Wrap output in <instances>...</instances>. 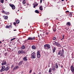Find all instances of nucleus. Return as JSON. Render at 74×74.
<instances>
[{"label":"nucleus","mask_w":74,"mask_h":74,"mask_svg":"<svg viewBox=\"0 0 74 74\" xmlns=\"http://www.w3.org/2000/svg\"><path fill=\"white\" fill-rule=\"evenodd\" d=\"M51 48L50 45L48 44H46L44 45V48L45 49H48Z\"/></svg>","instance_id":"f257e3e1"},{"label":"nucleus","mask_w":74,"mask_h":74,"mask_svg":"<svg viewBox=\"0 0 74 74\" xmlns=\"http://www.w3.org/2000/svg\"><path fill=\"white\" fill-rule=\"evenodd\" d=\"M36 56V53L34 52H33L31 54V58H32V59H35Z\"/></svg>","instance_id":"f03ea898"},{"label":"nucleus","mask_w":74,"mask_h":74,"mask_svg":"<svg viewBox=\"0 0 74 74\" xmlns=\"http://www.w3.org/2000/svg\"><path fill=\"white\" fill-rule=\"evenodd\" d=\"M5 66H3L1 67V69L0 70V72H3V71H5Z\"/></svg>","instance_id":"7ed1b4c3"},{"label":"nucleus","mask_w":74,"mask_h":74,"mask_svg":"<svg viewBox=\"0 0 74 74\" xmlns=\"http://www.w3.org/2000/svg\"><path fill=\"white\" fill-rule=\"evenodd\" d=\"M9 5L11 8L13 10H15V6L13 4H9Z\"/></svg>","instance_id":"20e7f679"},{"label":"nucleus","mask_w":74,"mask_h":74,"mask_svg":"<svg viewBox=\"0 0 74 74\" xmlns=\"http://www.w3.org/2000/svg\"><path fill=\"white\" fill-rule=\"evenodd\" d=\"M64 50L62 49V50L61 52V53L60 57H61V56H62V57H64Z\"/></svg>","instance_id":"39448f33"},{"label":"nucleus","mask_w":74,"mask_h":74,"mask_svg":"<svg viewBox=\"0 0 74 74\" xmlns=\"http://www.w3.org/2000/svg\"><path fill=\"white\" fill-rule=\"evenodd\" d=\"M35 40V37H34L33 38L29 37L28 38V39L26 41H28V40Z\"/></svg>","instance_id":"423d86ee"},{"label":"nucleus","mask_w":74,"mask_h":74,"mask_svg":"<svg viewBox=\"0 0 74 74\" xmlns=\"http://www.w3.org/2000/svg\"><path fill=\"white\" fill-rule=\"evenodd\" d=\"M71 71L73 73H74V68L73 65H71L70 67Z\"/></svg>","instance_id":"0eeeda50"},{"label":"nucleus","mask_w":74,"mask_h":74,"mask_svg":"<svg viewBox=\"0 0 74 74\" xmlns=\"http://www.w3.org/2000/svg\"><path fill=\"white\" fill-rule=\"evenodd\" d=\"M10 67L9 66H8L6 67V68H5V71H8V70L10 69Z\"/></svg>","instance_id":"6e6552de"},{"label":"nucleus","mask_w":74,"mask_h":74,"mask_svg":"<svg viewBox=\"0 0 74 74\" xmlns=\"http://www.w3.org/2000/svg\"><path fill=\"white\" fill-rule=\"evenodd\" d=\"M6 64V62L5 60H3L2 61V62L1 65H2V66H3V65H5Z\"/></svg>","instance_id":"1a4fd4ad"},{"label":"nucleus","mask_w":74,"mask_h":74,"mask_svg":"<svg viewBox=\"0 0 74 74\" xmlns=\"http://www.w3.org/2000/svg\"><path fill=\"white\" fill-rule=\"evenodd\" d=\"M18 69H19V66H16L13 68V71H15V70H16Z\"/></svg>","instance_id":"9d476101"},{"label":"nucleus","mask_w":74,"mask_h":74,"mask_svg":"<svg viewBox=\"0 0 74 74\" xmlns=\"http://www.w3.org/2000/svg\"><path fill=\"white\" fill-rule=\"evenodd\" d=\"M34 8H35L36 7H37L38 5V3H35L34 4Z\"/></svg>","instance_id":"9b49d317"},{"label":"nucleus","mask_w":74,"mask_h":74,"mask_svg":"<svg viewBox=\"0 0 74 74\" xmlns=\"http://www.w3.org/2000/svg\"><path fill=\"white\" fill-rule=\"evenodd\" d=\"M52 70L53 71H55V70H56V69H55V66H54V65L52 67Z\"/></svg>","instance_id":"f8f14e48"},{"label":"nucleus","mask_w":74,"mask_h":74,"mask_svg":"<svg viewBox=\"0 0 74 74\" xmlns=\"http://www.w3.org/2000/svg\"><path fill=\"white\" fill-rule=\"evenodd\" d=\"M23 59L24 61H27V57H26V56L24 57L23 58Z\"/></svg>","instance_id":"ddd939ff"},{"label":"nucleus","mask_w":74,"mask_h":74,"mask_svg":"<svg viewBox=\"0 0 74 74\" xmlns=\"http://www.w3.org/2000/svg\"><path fill=\"white\" fill-rule=\"evenodd\" d=\"M3 17L4 18V19H8V16H5L4 15L3 16Z\"/></svg>","instance_id":"4468645a"},{"label":"nucleus","mask_w":74,"mask_h":74,"mask_svg":"<svg viewBox=\"0 0 74 74\" xmlns=\"http://www.w3.org/2000/svg\"><path fill=\"white\" fill-rule=\"evenodd\" d=\"M25 49V46L23 45L21 47V49Z\"/></svg>","instance_id":"2eb2a0df"},{"label":"nucleus","mask_w":74,"mask_h":74,"mask_svg":"<svg viewBox=\"0 0 74 74\" xmlns=\"http://www.w3.org/2000/svg\"><path fill=\"white\" fill-rule=\"evenodd\" d=\"M62 53V50H60L58 51V55H60Z\"/></svg>","instance_id":"dca6fc26"},{"label":"nucleus","mask_w":74,"mask_h":74,"mask_svg":"<svg viewBox=\"0 0 74 74\" xmlns=\"http://www.w3.org/2000/svg\"><path fill=\"white\" fill-rule=\"evenodd\" d=\"M22 61H21L20 62H19L18 65L19 66H21V65H22Z\"/></svg>","instance_id":"f3484780"},{"label":"nucleus","mask_w":74,"mask_h":74,"mask_svg":"<svg viewBox=\"0 0 74 74\" xmlns=\"http://www.w3.org/2000/svg\"><path fill=\"white\" fill-rule=\"evenodd\" d=\"M26 0H24L23 1L22 3L23 4H26Z\"/></svg>","instance_id":"a211bd4d"},{"label":"nucleus","mask_w":74,"mask_h":74,"mask_svg":"<svg viewBox=\"0 0 74 74\" xmlns=\"http://www.w3.org/2000/svg\"><path fill=\"white\" fill-rule=\"evenodd\" d=\"M39 9L40 10H41V11H42V6H40Z\"/></svg>","instance_id":"6ab92c4d"},{"label":"nucleus","mask_w":74,"mask_h":74,"mask_svg":"<svg viewBox=\"0 0 74 74\" xmlns=\"http://www.w3.org/2000/svg\"><path fill=\"white\" fill-rule=\"evenodd\" d=\"M66 25L67 26H70V25H71V24H70V23L68 22L67 23Z\"/></svg>","instance_id":"aec40b11"},{"label":"nucleus","mask_w":74,"mask_h":74,"mask_svg":"<svg viewBox=\"0 0 74 74\" xmlns=\"http://www.w3.org/2000/svg\"><path fill=\"white\" fill-rule=\"evenodd\" d=\"M56 68L57 69H58V64L57 63H56Z\"/></svg>","instance_id":"412c9836"},{"label":"nucleus","mask_w":74,"mask_h":74,"mask_svg":"<svg viewBox=\"0 0 74 74\" xmlns=\"http://www.w3.org/2000/svg\"><path fill=\"white\" fill-rule=\"evenodd\" d=\"M32 48L33 49H36V47L34 46L33 45L32 46Z\"/></svg>","instance_id":"4be33fe9"},{"label":"nucleus","mask_w":74,"mask_h":74,"mask_svg":"<svg viewBox=\"0 0 74 74\" xmlns=\"http://www.w3.org/2000/svg\"><path fill=\"white\" fill-rule=\"evenodd\" d=\"M55 51H56V47H54V48L53 49V53H54L55 52Z\"/></svg>","instance_id":"5701e85b"},{"label":"nucleus","mask_w":74,"mask_h":74,"mask_svg":"<svg viewBox=\"0 0 74 74\" xmlns=\"http://www.w3.org/2000/svg\"><path fill=\"white\" fill-rule=\"evenodd\" d=\"M37 55L38 58H40V56H41L40 54Z\"/></svg>","instance_id":"b1692460"},{"label":"nucleus","mask_w":74,"mask_h":74,"mask_svg":"<svg viewBox=\"0 0 74 74\" xmlns=\"http://www.w3.org/2000/svg\"><path fill=\"white\" fill-rule=\"evenodd\" d=\"M51 71H52V69L51 68H50L49 70V72L50 73H51Z\"/></svg>","instance_id":"393cba45"},{"label":"nucleus","mask_w":74,"mask_h":74,"mask_svg":"<svg viewBox=\"0 0 74 74\" xmlns=\"http://www.w3.org/2000/svg\"><path fill=\"white\" fill-rule=\"evenodd\" d=\"M37 55H40V52L39 51L37 52Z\"/></svg>","instance_id":"a878e982"},{"label":"nucleus","mask_w":74,"mask_h":74,"mask_svg":"<svg viewBox=\"0 0 74 74\" xmlns=\"http://www.w3.org/2000/svg\"><path fill=\"white\" fill-rule=\"evenodd\" d=\"M35 12L37 14H39V11H38L37 10H36L35 11Z\"/></svg>","instance_id":"bb28decb"},{"label":"nucleus","mask_w":74,"mask_h":74,"mask_svg":"<svg viewBox=\"0 0 74 74\" xmlns=\"http://www.w3.org/2000/svg\"><path fill=\"white\" fill-rule=\"evenodd\" d=\"M5 14L6 15H9V14H10V13L8 12H5Z\"/></svg>","instance_id":"cd10ccee"},{"label":"nucleus","mask_w":74,"mask_h":74,"mask_svg":"<svg viewBox=\"0 0 74 74\" xmlns=\"http://www.w3.org/2000/svg\"><path fill=\"white\" fill-rule=\"evenodd\" d=\"M16 23L17 24L19 23V20H17L16 21Z\"/></svg>","instance_id":"c85d7f7f"},{"label":"nucleus","mask_w":74,"mask_h":74,"mask_svg":"<svg viewBox=\"0 0 74 74\" xmlns=\"http://www.w3.org/2000/svg\"><path fill=\"white\" fill-rule=\"evenodd\" d=\"M4 0H1L0 1V2L1 3H4Z\"/></svg>","instance_id":"c756f323"},{"label":"nucleus","mask_w":74,"mask_h":74,"mask_svg":"<svg viewBox=\"0 0 74 74\" xmlns=\"http://www.w3.org/2000/svg\"><path fill=\"white\" fill-rule=\"evenodd\" d=\"M57 46L58 47H61V45L60 44H59V43H58V45H57Z\"/></svg>","instance_id":"7c9ffc66"},{"label":"nucleus","mask_w":74,"mask_h":74,"mask_svg":"<svg viewBox=\"0 0 74 74\" xmlns=\"http://www.w3.org/2000/svg\"><path fill=\"white\" fill-rule=\"evenodd\" d=\"M10 27L9 26H7L5 27V28L7 29H9L10 28Z\"/></svg>","instance_id":"2f4dec72"},{"label":"nucleus","mask_w":74,"mask_h":74,"mask_svg":"<svg viewBox=\"0 0 74 74\" xmlns=\"http://www.w3.org/2000/svg\"><path fill=\"white\" fill-rule=\"evenodd\" d=\"M53 40H56V37H54L53 38Z\"/></svg>","instance_id":"473e14b6"},{"label":"nucleus","mask_w":74,"mask_h":74,"mask_svg":"<svg viewBox=\"0 0 74 74\" xmlns=\"http://www.w3.org/2000/svg\"><path fill=\"white\" fill-rule=\"evenodd\" d=\"M59 44V43H58V42H56V44H55V45H56V46H57L58 45V44Z\"/></svg>","instance_id":"72a5a7b5"},{"label":"nucleus","mask_w":74,"mask_h":74,"mask_svg":"<svg viewBox=\"0 0 74 74\" xmlns=\"http://www.w3.org/2000/svg\"><path fill=\"white\" fill-rule=\"evenodd\" d=\"M24 53V51L23 50H21V53Z\"/></svg>","instance_id":"f704fd0d"},{"label":"nucleus","mask_w":74,"mask_h":74,"mask_svg":"<svg viewBox=\"0 0 74 74\" xmlns=\"http://www.w3.org/2000/svg\"><path fill=\"white\" fill-rule=\"evenodd\" d=\"M56 43V42H53V45H55V44Z\"/></svg>","instance_id":"c9c22d12"},{"label":"nucleus","mask_w":74,"mask_h":74,"mask_svg":"<svg viewBox=\"0 0 74 74\" xmlns=\"http://www.w3.org/2000/svg\"><path fill=\"white\" fill-rule=\"evenodd\" d=\"M18 53H21V51L20 50L18 51Z\"/></svg>","instance_id":"e433bc0d"},{"label":"nucleus","mask_w":74,"mask_h":74,"mask_svg":"<svg viewBox=\"0 0 74 74\" xmlns=\"http://www.w3.org/2000/svg\"><path fill=\"white\" fill-rule=\"evenodd\" d=\"M14 39H15V38H13L12 39L10 40L11 41H13V40H14Z\"/></svg>","instance_id":"4c0bfd02"},{"label":"nucleus","mask_w":74,"mask_h":74,"mask_svg":"<svg viewBox=\"0 0 74 74\" xmlns=\"http://www.w3.org/2000/svg\"><path fill=\"white\" fill-rule=\"evenodd\" d=\"M5 12L3 10L2 11V13H3V14H5Z\"/></svg>","instance_id":"58836bf2"},{"label":"nucleus","mask_w":74,"mask_h":74,"mask_svg":"<svg viewBox=\"0 0 74 74\" xmlns=\"http://www.w3.org/2000/svg\"><path fill=\"white\" fill-rule=\"evenodd\" d=\"M9 26H10V27L11 28H12V25H10Z\"/></svg>","instance_id":"ea45409f"},{"label":"nucleus","mask_w":74,"mask_h":74,"mask_svg":"<svg viewBox=\"0 0 74 74\" xmlns=\"http://www.w3.org/2000/svg\"><path fill=\"white\" fill-rule=\"evenodd\" d=\"M14 25H16V23H14Z\"/></svg>","instance_id":"a19ab883"},{"label":"nucleus","mask_w":74,"mask_h":74,"mask_svg":"<svg viewBox=\"0 0 74 74\" xmlns=\"http://www.w3.org/2000/svg\"><path fill=\"white\" fill-rule=\"evenodd\" d=\"M62 37H63V38L64 39V35H63L62 36Z\"/></svg>","instance_id":"79ce46f5"},{"label":"nucleus","mask_w":74,"mask_h":74,"mask_svg":"<svg viewBox=\"0 0 74 74\" xmlns=\"http://www.w3.org/2000/svg\"><path fill=\"white\" fill-rule=\"evenodd\" d=\"M32 73V70H30L29 71V73Z\"/></svg>","instance_id":"37998d69"},{"label":"nucleus","mask_w":74,"mask_h":74,"mask_svg":"<svg viewBox=\"0 0 74 74\" xmlns=\"http://www.w3.org/2000/svg\"><path fill=\"white\" fill-rule=\"evenodd\" d=\"M66 13H67V12H69V11L68 10L67 11H66Z\"/></svg>","instance_id":"c03bdc74"},{"label":"nucleus","mask_w":74,"mask_h":74,"mask_svg":"<svg viewBox=\"0 0 74 74\" xmlns=\"http://www.w3.org/2000/svg\"><path fill=\"white\" fill-rule=\"evenodd\" d=\"M49 34V33H48V32H46V34Z\"/></svg>","instance_id":"a18cd8bd"},{"label":"nucleus","mask_w":74,"mask_h":74,"mask_svg":"<svg viewBox=\"0 0 74 74\" xmlns=\"http://www.w3.org/2000/svg\"><path fill=\"white\" fill-rule=\"evenodd\" d=\"M40 3H42V0H40Z\"/></svg>","instance_id":"49530a36"},{"label":"nucleus","mask_w":74,"mask_h":74,"mask_svg":"<svg viewBox=\"0 0 74 74\" xmlns=\"http://www.w3.org/2000/svg\"><path fill=\"white\" fill-rule=\"evenodd\" d=\"M14 31H16V29H14L13 30Z\"/></svg>","instance_id":"de8ad7c7"},{"label":"nucleus","mask_w":74,"mask_h":74,"mask_svg":"<svg viewBox=\"0 0 74 74\" xmlns=\"http://www.w3.org/2000/svg\"><path fill=\"white\" fill-rule=\"evenodd\" d=\"M38 74H41V72H39Z\"/></svg>","instance_id":"09e8293b"},{"label":"nucleus","mask_w":74,"mask_h":74,"mask_svg":"<svg viewBox=\"0 0 74 74\" xmlns=\"http://www.w3.org/2000/svg\"><path fill=\"white\" fill-rule=\"evenodd\" d=\"M63 39H64V38H62L61 39V40H63Z\"/></svg>","instance_id":"8fccbe9b"},{"label":"nucleus","mask_w":74,"mask_h":74,"mask_svg":"<svg viewBox=\"0 0 74 74\" xmlns=\"http://www.w3.org/2000/svg\"><path fill=\"white\" fill-rule=\"evenodd\" d=\"M27 5H29V3H27Z\"/></svg>","instance_id":"3c124183"},{"label":"nucleus","mask_w":74,"mask_h":74,"mask_svg":"<svg viewBox=\"0 0 74 74\" xmlns=\"http://www.w3.org/2000/svg\"><path fill=\"white\" fill-rule=\"evenodd\" d=\"M23 72H22L21 73V74H23Z\"/></svg>","instance_id":"603ef678"},{"label":"nucleus","mask_w":74,"mask_h":74,"mask_svg":"<svg viewBox=\"0 0 74 74\" xmlns=\"http://www.w3.org/2000/svg\"><path fill=\"white\" fill-rule=\"evenodd\" d=\"M38 37H40V35H38Z\"/></svg>","instance_id":"864d4df0"},{"label":"nucleus","mask_w":74,"mask_h":74,"mask_svg":"<svg viewBox=\"0 0 74 74\" xmlns=\"http://www.w3.org/2000/svg\"><path fill=\"white\" fill-rule=\"evenodd\" d=\"M0 44H1V42L0 41Z\"/></svg>","instance_id":"5fc2aeb1"},{"label":"nucleus","mask_w":74,"mask_h":74,"mask_svg":"<svg viewBox=\"0 0 74 74\" xmlns=\"http://www.w3.org/2000/svg\"><path fill=\"white\" fill-rule=\"evenodd\" d=\"M62 1H64V0H62Z\"/></svg>","instance_id":"6e6d98bb"},{"label":"nucleus","mask_w":74,"mask_h":74,"mask_svg":"<svg viewBox=\"0 0 74 74\" xmlns=\"http://www.w3.org/2000/svg\"><path fill=\"white\" fill-rule=\"evenodd\" d=\"M61 68H62L63 67V66H61Z\"/></svg>","instance_id":"4d7b16f0"},{"label":"nucleus","mask_w":74,"mask_h":74,"mask_svg":"<svg viewBox=\"0 0 74 74\" xmlns=\"http://www.w3.org/2000/svg\"><path fill=\"white\" fill-rule=\"evenodd\" d=\"M66 1H67V0H66Z\"/></svg>","instance_id":"13d9d810"},{"label":"nucleus","mask_w":74,"mask_h":74,"mask_svg":"<svg viewBox=\"0 0 74 74\" xmlns=\"http://www.w3.org/2000/svg\"><path fill=\"white\" fill-rule=\"evenodd\" d=\"M45 26H46V25H47L46 24H45Z\"/></svg>","instance_id":"bf43d9fd"},{"label":"nucleus","mask_w":74,"mask_h":74,"mask_svg":"<svg viewBox=\"0 0 74 74\" xmlns=\"http://www.w3.org/2000/svg\"><path fill=\"white\" fill-rule=\"evenodd\" d=\"M19 11V10H18V11Z\"/></svg>","instance_id":"052dcab7"},{"label":"nucleus","mask_w":74,"mask_h":74,"mask_svg":"<svg viewBox=\"0 0 74 74\" xmlns=\"http://www.w3.org/2000/svg\"><path fill=\"white\" fill-rule=\"evenodd\" d=\"M48 32H50V31H48Z\"/></svg>","instance_id":"680f3d73"},{"label":"nucleus","mask_w":74,"mask_h":74,"mask_svg":"<svg viewBox=\"0 0 74 74\" xmlns=\"http://www.w3.org/2000/svg\"><path fill=\"white\" fill-rule=\"evenodd\" d=\"M8 0H5V1H7Z\"/></svg>","instance_id":"e2e57ef3"},{"label":"nucleus","mask_w":74,"mask_h":74,"mask_svg":"<svg viewBox=\"0 0 74 74\" xmlns=\"http://www.w3.org/2000/svg\"><path fill=\"white\" fill-rule=\"evenodd\" d=\"M70 14H71V12H70Z\"/></svg>","instance_id":"0e129e2a"},{"label":"nucleus","mask_w":74,"mask_h":74,"mask_svg":"<svg viewBox=\"0 0 74 74\" xmlns=\"http://www.w3.org/2000/svg\"><path fill=\"white\" fill-rule=\"evenodd\" d=\"M59 64V65H60V64Z\"/></svg>","instance_id":"69168bd1"},{"label":"nucleus","mask_w":74,"mask_h":74,"mask_svg":"<svg viewBox=\"0 0 74 74\" xmlns=\"http://www.w3.org/2000/svg\"><path fill=\"white\" fill-rule=\"evenodd\" d=\"M0 55H1V53H0Z\"/></svg>","instance_id":"338daca9"},{"label":"nucleus","mask_w":74,"mask_h":74,"mask_svg":"<svg viewBox=\"0 0 74 74\" xmlns=\"http://www.w3.org/2000/svg\"><path fill=\"white\" fill-rule=\"evenodd\" d=\"M73 30H74V29H73Z\"/></svg>","instance_id":"774afa93"}]
</instances>
